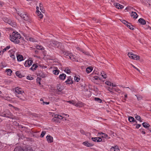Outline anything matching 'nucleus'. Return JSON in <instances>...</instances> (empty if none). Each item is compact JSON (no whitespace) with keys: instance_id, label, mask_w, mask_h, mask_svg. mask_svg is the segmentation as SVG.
Masks as SVG:
<instances>
[{"instance_id":"nucleus-1","label":"nucleus","mask_w":151,"mask_h":151,"mask_svg":"<svg viewBox=\"0 0 151 151\" xmlns=\"http://www.w3.org/2000/svg\"><path fill=\"white\" fill-rule=\"evenodd\" d=\"M10 40L12 42L18 44L20 42L19 39H20L21 37L20 34L17 32H13L12 33V34L10 35Z\"/></svg>"},{"instance_id":"nucleus-2","label":"nucleus","mask_w":151,"mask_h":151,"mask_svg":"<svg viewBox=\"0 0 151 151\" xmlns=\"http://www.w3.org/2000/svg\"><path fill=\"white\" fill-rule=\"evenodd\" d=\"M13 151H32V150L30 147L28 146L24 149L19 146L15 148Z\"/></svg>"},{"instance_id":"nucleus-3","label":"nucleus","mask_w":151,"mask_h":151,"mask_svg":"<svg viewBox=\"0 0 151 151\" xmlns=\"http://www.w3.org/2000/svg\"><path fill=\"white\" fill-rule=\"evenodd\" d=\"M62 52H63V53L66 56H68L69 58L72 60L78 61V60L76 59V58L75 55H72L71 53H68V52L67 53L65 51H62Z\"/></svg>"},{"instance_id":"nucleus-4","label":"nucleus","mask_w":151,"mask_h":151,"mask_svg":"<svg viewBox=\"0 0 151 151\" xmlns=\"http://www.w3.org/2000/svg\"><path fill=\"white\" fill-rule=\"evenodd\" d=\"M50 43L51 45L52 46L57 47L58 48L60 47L61 43L57 41L51 40L50 41Z\"/></svg>"},{"instance_id":"nucleus-5","label":"nucleus","mask_w":151,"mask_h":151,"mask_svg":"<svg viewBox=\"0 0 151 151\" xmlns=\"http://www.w3.org/2000/svg\"><path fill=\"white\" fill-rule=\"evenodd\" d=\"M18 14L24 20L28 21L29 19V18L27 14L21 13H18Z\"/></svg>"},{"instance_id":"nucleus-6","label":"nucleus","mask_w":151,"mask_h":151,"mask_svg":"<svg viewBox=\"0 0 151 151\" xmlns=\"http://www.w3.org/2000/svg\"><path fill=\"white\" fill-rule=\"evenodd\" d=\"M98 135L99 136L102 138L104 137L106 139H108L110 138V137H109L106 134L102 132L99 133Z\"/></svg>"},{"instance_id":"nucleus-7","label":"nucleus","mask_w":151,"mask_h":151,"mask_svg":"<svg viewBox=\"0 0 151 151\" xmlns=\"http://www.w3.org/2000/svg\"><path fill=\"white\" fill-rule=\"evenodd\" d=\"M21 88H19L18 87H17L15 88V92L17 93L18 94H16V96L18 98H19L20 97L19 96V94H21L22 93H24V91L20 90Z\"/></svg>"},{"instance_id":"nucleus-8","label":"nucleus","mask_w":151,"mask_h":151,"mask_svg":"<svg viewBox=\"0 0 151 151\" xmlns=\"http://www.w3.org/2000/svg\"><path fill=\"white\" fill-rule=\"evenodd\" d=\"M144 4H145L147 6H150L151 4V0H141Z\"/></svg>"},{"instance_id":"nucleus-9","label":"nucleus","mask_w":151,"mask_h":151,"mask_svg":"<svg viewBox=\"0 0 151 151\" xmlns=\"http://www.w3.org/2000/svg\"><path fill=\"white\" fill-rule=\"evenodd\" d=\"M5 22L12 26L15 25L14 22L12 20L7 19H6Z\"/></svg>"},{"instance_id":"nucleus-10","label":"nucleus","mask_w":151,"mask_h":151,"mask_svg":"<svg viewBox=\"0 0 151 151\" xmlns=\"http://www.w3.org/2000/svg\"><path fill=\"white\" fill-rule=\"evenodd\" d=\"M91 139L94 142H100L102 140L101 137H92Z\"/></svg>"},{"instance_id":"nucleus-11","label":"nucleus","mask_w":151,"mask_h":151,"mask_svg":"<svg viewBox=\"0 0 151 151\" xmlns=\"http://www.w3.org/2000/svg\"><path fill=\"white\" fill-rule=\"evenodd\" d=\"M65 83H66V84H72L73 83V82L72 80V78H71V76H69L68 78V79L65 81Z\"/></svg>"},{"instance_id":"nucleus-12","label":"nucleus","mask_w":151,"mask_h":151,"mask_svg":"<svg viewBox=\"0 0 151 151\" xmlns=\"http://www.w3.org/2000/svg\"><path fill=\"white\" fill-rule=\"evenodd\" d=\"M83 145L87 146L88 147H90L93 146V144L89 143L88 141H85L83 143Z\"/></svg>"},{"instance_id":"nucleus-13","label":"nucleus","mask_w":151,"mask_h":151,"mask_svg":"<svg viewBox=\"0 0 151 151\" xmlns=\"http://www.w3.org/2000/svg\"><path fill=\"white\" fill-rule=\"evenodd\" d=\"M46 139L48 142L51 143L53 142V138L50 135H47L46 137Z\"/></svg>"},{"instance_id":"nucleus-14","label":"nucleus","mask_w":151,"mask_h":151,"mask_svg":"<svg viewBox=\"0 0 151 151\" xmlns=\"http://www.w3.org/2000/svg\"><path fill=\"white\" fill-rule=\"evenodd\" d=\"M57 115V114H56V115H54V116L52 119V120L53 121L55 122H58V119H59V116H60L61 117H62V116H60L59 115H57V116H56Z\"/></svg>"},{"instance_id":"nucleus-15","label":"nucleus","mask_w":151,"mask_h":151,"mask_svg":"<svg viewBox=\"0 0 151 151\" xmlns=\"http://www.w3.org/2000/svg\"><path fill=\"white\" fill-rule=\"evenodd\" d=\"M128 120L130 122H135V124H136L137 123V122L134 120V118L132 116H129L128 118Z\"/></svg>"},{"instance_id":"nucleus-16","label":"nucleus","mask_w":151,"mask_h":151,"mask_svg":"<svg viewBox=\"0 0 151 151\" xmlns=\"http://www.w3.org/2000/svg\"><path fill=\"white\" fill-rule=\"evenodd\" d=\"M138 22L139 23L143 25L145 24L146 23L145 20L142 18H140L138 20Z\"/></svg>"},{"instance_id":"nucleus-17","label":"nucleus","mask_w":151,"mask_h":151,"mask_svg":"<svg viewBox=\"0 0 151 151\" xmlns=\"http://www.w3.org/2000/svg\"><path fill=\"white\" fill-rule=\"evenodd\" d=\"M67 102L69 103L70 104H72L76 106H78V104L76 103L73 100H71L69 101H67Z\"/></svg>"},{"instance_id":"nucleus-18","label":"nucleus","mask_w":151,"mask_h":151,"mask_svg":"<svg viewBox=\"0 0 151 151\" xmlns=\"http://www.w3.org/2000/svg\"><path fill=\"white\" fill-rule=\"evenodd\" d=\"M131 16L133 17L134 18H137L138 17V15L137 13L135 12H132L131 14Z\"/></svg>"},{"instance_id":"nucleus-19","label":"nucleus","mask_w":151,"mask_h":151,"mask_svg":"<svg viewBox=\"0 0 151 151\" xmlns=\"http://www.w3.org/2000/svg\"><path fill=\"white\" fill-rule=\"evenodd\" d=\"M17 60L19 61H22L23 60V57L21 55H19L17 56Z\"/></svg>"},{"instance_id":"nucleus-20","label":"nucleus","mask_w":151,"mask_h":151,"mask_svg":"<svg viewBox=\"0 0 151 151\" xmlns=\"http://www.w3.org/2000/svg\"><path fill=\"white\" fill-rule=\"evenodd\" d=\"M66 75L64 73L60 74L59 76V78L60 79L64 80L65 78Z\"/></svg>"},{"instance_id":"nucleus-21","label":"nucleus","mask_w":151,"mask_h":151,"mask_svg":"<svg viewBox=\"0 0 151 151\" xmlns=\"http://www.w3.org/2000/svg\"><path fill=\"white\" fill-rule=\"evenodd\" d=\"M142 124L143 127L146 128H147V129H148V128L150 127V125L148 124H147V123L146 122L143 123Z\"/></svg>"},{"instance_id":"nucleus-22","label":"nucleus","mask_w":151,"mask_h":151,"mask_svg":"<svg viewBox=\"0 0 151 151\" xmlns=\"http://www.w3.org/2000/svg\"><path fill=\"white\" fill-rule=\"evenodd\" d=\"M93 70V68L92 67H88L86 69V71L87 73L91 72Z\"/></svg>"},{"instance_id":"nucleus-23","label":"nucleus","mask_w":151,"mask_h":151,"mask_svg":"<svg viewBox=\"0 0 151 151\" xmlns=\"http://www.w3.org/2000/svg\"><path fill=\"white\" fill-rule=\"evenodd\" d=\"M77 49L78 50H79L81 51L83 53L85 54V55H90L89 53V52H85V51H83V50L81 49L80 48L78 47Z\"/></svg>"},{"instance_id":"nucleus-24","label":"nucleus","mask_w":151,"mask_h":151,"mask_svg":"<svg viewBox=\"0 0 151 151\" xmlns=\"http://www.w3.org/2000/svg\"><path fill=\"white\" fill-rule=\"evenodd\" d=\"M16 75L17 76H18L19 77L21 78L22 77H24V76H23L20 73L19 71H17L16 72Z\"/></svg>"},{"instance_id":"nucleus-25","label":"nucleus","mask_w":151,"mask_h":151,"mask_svg":"<svg viewBox=\"0 0 151 151\" xmlns=\"http://www.w3.org/2000/svg\"><path fill=\"white\" fill-rule=\"evenodd\" d=\"M18 125L19 126V129L22 131L25 130L27 129V128L21 125Z\"/></svg>"},{"instance_id":"nucleus-26","label":"nucleus","mask_w":151,"mask_h":151,"mask_svg":"<svg viewBox=\"0 0 151 151\" xmlns=\"http://www.w3.org/2000/svg\"><path fill=\"white\" fill-rule=\"evenodd\" d=\"M57 89L59 91L61 92L63 90L62 87L60 85H58L57 86Z\"/></svg>"},{"instance_id":"nucleus-27","label":"nucleus","mask_w":151,"mask_h":151,"mask_svg":"<svg viewBox=\"0 0 151 151\" xmlns=\"http://www.w3.org/2000/svg\"><path fill=\"white\" fill-rule=\"evenodd\" d=\"M37 67L38 66L37 65L35 64H33L30 68V69L33 70H35Z\"/></svg>"},{"instance_id":"nucleus-28","label":"nucleus","mask_w":151,"mask_h":151,"mask_svg":"<svg viewBox=\"0 0 151 151\" xmlns=\"http://www.w3.org/2000/svg\"><path fill=\"white\" fill-rule=\"evenodd\" d=\"M135 117L137 120L139 121V122H142V120L141 119V118L140 116H139L138 115H137L135 116Z\"/></svg>"},{"instance_id":"nucleus-29","label":"nucleus","mask_w":151,"mask_h":151,"mask_svg":"<svg viewBox=\"0 0 151 151\" xmlns=\"http://www.w3.org/2000/svg\"><path fill=\"white\" fill-rule=\"evenodd\" d=\"M6 71L7 72L8 75L10 76L11 75V73H12V70L9 69H6Z\"/></svg>"},{"instance_id":"nucleus-30","label":"nucleus","mask_w":151,"mask_h":151,"mask_svg":"<svg viewBox=\"0 0 151 151\" xmlns=\"http://www.w3.org/2000/svg\"><path fill=\"white\" fill-rule=\"evenodd\" d=\"M27 62H28V67H29L32 65L33 63V61L32 60H27Z\"/></svg>"},{"instance_id":"nucleus-31","label":"nucleus","mask_w":151,"mask_h":151,"mask_svg":"<svg viewBox=\"0 0 151 151\" xmlns=\"http://www.w3.org/2000/svg\"><path fill=\"white\" fill-rule=\"evenodd\" d=\"M37 12L38 16L41 19L43 17L42 14L39 11H37Z\"/></svg>"},{"instance_id":"nucleus-32","label":"nucleus","mask_w":151,"mask_h":151,"mask_svg":"<svg viewBox=\"0 0 151 151\" xmlns=\"http://www.w3.org/2000/svg\"><path fill=\"white\" fill-rule=\"evenodd\" d=\"M53 73L55 75H58L59 73L60 70H55L53 71Z\"/></svg>"},{"instance_id":"nucleus-33","label":"nucleus","mask_w":151,"mask_h":151,"mask_svg":"<svg viewBox=\"0 0 151 151\" xmlns=\"http://www.w3.org/2000/svg\"><path fill=\"white\" fill-rule=\"evenodd\" d=\"M114 89V91H115L119 92V93L121 92V90H120V89L118 88H112L111 89Z\"/></svg>"},{"instance_id":"nucleus-34","label":"nucleus","mask_w":151,"mask_h":151,"mask_svg":"<svg viewBox=\"0 0 151 151\" xmlns=\"http://www.w3.org/2000/svg\"><path fill=\"white\" fill-rule=\"evenodd\" d=\"M129 24H126V26L128 28H129L130 29L133 30L134 29L133 27V26L132 25H130V23H128Z\"/></svg>"},{"instance_id":"nucleus-35","label":"nucleus","mask_w":151,"mask_h":151,"mask_svg":"<svg viewBox=\"0 0 151 151\" xmlns=\"http://www.w3.org/2000/svg\"><path fill=\"white\" fill-rule=\"evenodd\" d=\"M94 100L95 101H98L99 103H101L102 102V100L98 98H95Z\"/></svg>"},{"instance_id":"nucleus-36","label":"nucleus","mask_w":151,"mask_h":151,"mask_svg":"<svg viewBox=\"0 0 151 151\" xmlns=\"http://www.w3.org/2000/svg\"><path fill=\"white\" fill-rule=\"evenodd\" d=\"M117 146H116L115 147H113L112 148H111V149L112 150V151H113V150L114 151H119V149H117Z\"/></svg>"},{"instance_id":"nucleus-37","label":"nucleus","mask_w":151,"mask_h":151,"mask_svg":"<svg viewBox=\"0 0 151 151\" xmlns=\"http://www.w3.org/2000/svg\"><path fill=\"white\" fill-rule=\"evenodd\" d=\"M39 75L40 77H41L43 78H45L46 76V75L42 72L39 73Z\"/></svg>"},{"instance_id":"nucleus-38","label":"nucleus","mask_w":151,"mask_h":151,"mask_svg":"<svg viewBox=\"0 0 151 151\" xmlns=\"http://www.w3.org/2000/svg\"><path fill=\"white\" fill-rule=\"evenodd\" d=\"M41 78L39 77H37V83H38L40 85H41L40 81H41Z\"/></svg>"},{"instance_id":"nucleus-39","label":"nucleus","mask_w":151,"mask_h":151,"mask_svg":"<svg viewBox=\"0 0 151 151\" xmlns=\"http://www.w3.org/2000/svg\"><path fill=\"white\" fill-rule=\"evenodd\" d=\"M46 134V132L45 131H42V133L40 135V137L41 138L43 137Z\"/></svg>"},{"instance_id":"nucleus-40","label":"nucleus","mask_w":151,"mask_h":151,"mask_svg":"<svg viewBox=\"0 0 151 151\" xmlns=\"http://www.w3.org/2000/svg\"><path fill=\"white\" fill-rule=\"evenodd\" d=\"M121 21L123 24H126H126H127L129 23L127 21H126L124 20L121 19Z\"/></svg>"},{"instance_id":"nucleus-41","label":"nucleus","mask_w":151,"mask_h":151,"mask_svg":"<svg viewBox=\"0 0 151 151\" xmlns=\"http://www.w3.org/2000/svg\"><path fill=\"white\" fill-rule=\"evenodd\" d=\"M114 5L118 9H119V6H120V4L118 3H115L114 4Z\"/></svg>"},{"instance_id":"nucleus-42","label":"nucleus","mask_w":151,"mask_h":151,"mask_svg":"<svg viewBox=\"0 0 151 151\" xmlns=\"http://www.w3.org/2000/svg\"><path fill=\"white\" fill-rule=\"evenodd\" d=\"M36 47L37 49L42 50L43 49L42 47L41 46L37 45Z\"/></svg>"},{"instance_id":"nucleus-43","label":"nucleus","mask_w":151,"mask_h":151,"mask_svg":"<svg viewBox=\"0 0 151 151\" xmlns=\"http://www.w3.org/2000/svg\"><path fill=\"white\" fill-rule=\"evenodd\" d=\"M131 65L132 66L134 69H136V70H137L139 72H140V71L139 69L138 68H137V67H135L134 65H133L132 64H131Z\"/></svg>"},{"instance_id":"nucleus-44","label":"nucleus","mask_w":151,"mask_h":151,"mask_svg":"<svg viewBox=\"0 0 151 151\" xmlns=\"http://www.w3.org/2000/svg\"><path fill=\"white\" fill-rule=\"evenodd\" d=\"M74 79L75 81L77 82H78L80 80L79 78L76 76H75Z\"/></svg>"},{"instance_id":"nucleus-45","label":"nucleus","mask_w":151,"mask_h":151,"mask_svg":"<svg viewBox=\"0 0 151 151\" xmlns=\"http://www.w3.org/2000/svg\"><path fill=\"white\" fill-rule=\"evenodd\" d=\"M109 134L111 137H112V136H114L115 134H116L114 132L112 131H110Z\"/></svg>"},{"instance_id":"nucleus-46","label":"nucleus","mask_w":151,"mask_h":151,"mask_svg":"<svg viewBox=\"0 0 151 151\" xmlns=\"http://www.w3.org/2000/svg\"><path fill=\"white\" fill-rule=\"evenodd\" d=\"M65 71L67 74H69L70 73V69H67L66 68L65 70Z\"/></svg>"},{"instance_id":"nucleus-47","label":"nucleus","mask_w":151,"mask_h":151,"mask_svg":"<svg viewBox=\"0 0 151 151\" xmlns=\"http://www.w3.org/2000/svg\"><path fill=\"white\" fill-rule=\"evenodd\" d=\"M1 116H2L4 117L9 118V117L7 115H6V113H2V114L1 115Z\"/></svg>"},{"instance_id":"nucleus-48","label":"nucleus","mask_w":151,"mask_h":151,"mask_svg":"<svg viewBox=\"0 0 151 151\" xmlns=\"http://www.w3.org/2000/svg\"><path fill=\"white\" fill-rule=\"evenodd\" d=\"M5 113L6 114V115L9 116L10 114V112L8 110H7L5 112Z\"/></svg>"},{"instance_id":"nucleus-49","label":"nucleus","mask_w":151,"mask_h":151,"mask_svg":"<svg viewBox=\"0 0 151 151\" xmlns=\"http://www.w3.org/2000/svg\"><path fill=\"white\" fill-rule=\"evenodd\" d=\"M41 104H42L43 105H44L45 104H49V102L44 101L43 102H41Z\"/></svg>"},{"instance_id":"nucleus-50","label":"nucleus","mask_w":151,"mask_h":151,"mask_svg":"<svg viewBox=\"0 0 151 151\" xmlns=\"http://www.w3.org/2000/svg\"><path fill=\"white\" fill-rule=\"evenodd\" d=\"M134 58H135V59L136 60H139L140 59V57L137 55H136L134 57Z\"/></svg>"},{"instance_id":"nucleus-51","label":"nucleus","mask_w":151,"mask_h":151,"mask_svg":"<svg viewBox=\"0 0 151 151\" xmlns=\"http://www.w3.org/2000/svg\"><path fill=\"white\" fill-rule=\"evenodd\" d=\"M27 79L29 80H32L33 79V78L32 77H31V76H27Z\"/></svg>"},{"instance_id":"nucleus-52","label":"nucleus","mask_w":151,"mask_h":151,"mask_svg":"<svg viewBox=\"0 0 151 151\" xmlns=\"http://www.w3.org/2000/svg\"><path fill=\"white\" fill-rule=\"evenodd\" d=\"M105 83L108 86H111V83L109 81H106L105 82Z\"/></svg>"},{"instance_id":"nucleus-53","label":"nucleus","mask_w":151,"mask_h":151,"mask_svg":"<svg viewBox=\"0 0 151 151\" xmlns=\"http://www.w3.org/2000/svg\"><path fill=\"white\" fill-rule=\"evenodd\" d=\"M93 20L95 22V24H97L99 23V22L98 20H96V19L94 18H93Z\"/></svg>"},{"instance_id":"nucleus-54","label":"nucleus","mask_w":151,"mask_h":151,"mask_svg":"<svg viewBox=\"0 0 151 151\" xmlns=\"http://www.w3.org/2000/svg\"><path fill=\"white\" fill-rule=\"evenodd\" d=\"M133 55V56H134V57L135 56H136V55H135V54H133L132 52H129V53L128 54V55Z\"/></svg>"},{"instance_id":"nucleus-55","label":"nucleus","mask_w":151,"mask_h":151,"mask_svg":"<svg viewBox=\"0 0 151 151\" xmlns=\"http://www.w3.org/2000/svg\"><path fill=\"white\" fill-rule=\"evenodd\" d=\"M40 9L41 11L42 12L44 13L45 10L43 9V7H40Z\"/></svg>"},{"instance_id":"nucleus-56","label":"nucleus","mask_w":151,"mask_h":151,"mask_svg":"<svg viewBox=\"0 0 151 151\" xmlns=\"http://www.w3.org/2000/svg\"><path fill=\"white\" fill-rule=\"evenodd\" d=\"M112 88H111L110 87H109L108 88V90L111 93H113V92L111 91V90H114V89H111Z\"/></svg>"},{"instance_id":"nucleus-57","label":"nucleus","mask_w":151,"mask_h":151,"mask_svg":"<svg viewBox=\"0 0 151 151\" xmlns=\"http://www.w3.org/2000/svg\"><path fill=\"white\" fill-rule=\"evenodd\" d=\"M28 62H27V60H26L25 62V63H24V65L26 67H28Z\"/></svg>"},{"instance_id":"nucleus-58","label":"nucleus","mask_w":151,"mask_h":151,"mask_svg":"<svg viewBox=\"0 0 151 151\" xmlns=\"http://www.w3.org/2000/svg\"><path fill=\"white\" fill-rule=\"evenodd\" d=\"M137 97L138 101L142 99V97L141 96Z\"/></svg>"},{"instance_id":"nucleus-59","label":"nucleus","mask_w":151,"mask_h":151,"mask_svg":"<svg viewBox=\"0 0 151 151\" xmlns=\"http://www.w3.org/2000/svg\"><path fill=\"white\" fill-rule=\"evenodd\" d=\"M141 126V125L140 124H137L136 128L138 129L140 126Z\"/></svg>"},{"instance_id":"nucleus-60","label":"nucleus","mask_w":151,"mask_h":151,"mask_svg":"<svg viewBox=\"0 0 151 151\" xmlns=\"http://www.w3.org/2000/svg\"><path fill=\"white\" fill-rule=\"evenodd\" d=\"M128 56L130 58H131L133 59H135V58H134V57L132 55H128Z\"/></svg>"},{"instance_id":"nucleus-61","label":"nucleus","mask_w":151,"mask_h":151,"mask_svg":"<svg viewBox=\"0 0 151 151\" xmlns=\"http://www.w3.org/2000/svg\"><path fill=\"white\" fill-rule=\"evenodd\" d=\"M11 57L13 58L14 60L15 59V57L14 55H12L10 56Z\"/></svg>"},{"instance_id":"nucleus-62","label":"nucleus","mask_w":151,"mask_h":151,"mask_svg":"<svg viewBox=\"0 0 151 151\" xmlns=\"http://www.w3.org/2000/svg\"><path fill=\"white\" fill-rule=\"evenodd\" d=\"M102 76L104 79L106 78L107 77L106 75V74H105L104 75H102Z\"/></svg>"},{"instance_id":"nucleus-63","label":"nucleus","mask_w":151,"mask_h":151,"mask_svg":"<svg viewBox=\"0 0 151 151\" xmlns=\"http://www.w3.org/2000/svg\"><path fill=\"white\" fill-rule=\"evenodd\" d=\"M124 8V6L120 4V6H119V9H122Z\"/></svg>"},{"instance_id":"nucleus-64","label":"nucleus","mask_w":151,"mask_h":151,"mask_svg":"<svg viewBox=\"0 0 151 151\" xmlns=\"http://www.w3.org/2000/svg\"><path fill=\"white\" fill-rule=\"evenodd\" d=\"M10 47V46H7L5 48L7 50L9 49Z\"/></svg>"}]
</instances>
